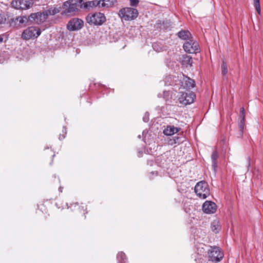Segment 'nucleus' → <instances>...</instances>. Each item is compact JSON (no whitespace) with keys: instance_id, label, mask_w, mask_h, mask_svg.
Instances as JSON below:
<instances>
[{"instance_id":"ea45409f","label":"nucleus","mask_w":263,"mask_h":263,"mask_svg":"<svg viewBox=\"0 0 263 263\" xmlns=\"http://www.w3.org/2000/svg\"><path fill=\"white\" fill-rule=\"evenodd\" d=\"M74 207H77L78 206L77 204V203H74L73 204Z\"/></svg>"},{"instance_id":"4c0bfd02","label":"nucleus","mask_w":263,"mask_h":263,"mask_svg":"<svg viewBox=\"0 0 263 263\" xmlns=\"http://www.w3.org/2000/svg\"><path fill=\"white\" fill-rule=\"evenodd\" d=\"M151 174H153H153H156V175H157V172H152Z\"/></svg>"},{"instance_id":"cd10ccee","label":"nucleus","mask_w":263,"mask_h":263,"mask_svg":"<svg viewBox=\"0 0 263 263\" xmlns=\"http://www.w3.org/2000/svg\"><path fill=\"white\" fill-rule=\"evenodd\" d=\"M179 140V138L178 137H177L176 138H174L173 139H170L169 141H168V144H170V145H174V144H177Z\"/></svg>"},{"instance_id":"37998d69","label":"nucleus","mask_w":263,"mask_h":263,"mask_svg":"<svg viewBox=\"0 0 263 263\" xmlns=\"http://www.w3.org/2000/svg\"><path fill=\"white\" fill-rule=\"evenodd\" d=\"M59 190H60V191H61V192H62V190H61V187H60V188H59Z\"/></svg>"},{"instance_id":"f257e3e1","label":"nucleus","mask_w":263,"mask_h":263,"mask_svg":"<svg viewBox=\"0 0 263 263\" xmlns=\"http://www.w3.org/2000/svg\"><path fill=\"white\" fill-rule=\"evenodd\" d=\"M83 0H69L63 3L65 8L64 13L65 14H71L78 11L80 8H83Z\"/></svg>"},{"instance_id":"9b49d317","label":"nucleus","mask_w":263,"mask_h":263,"mask_svg":"<svg viewBox=\"0 0 263 263\" xmlns=\"http://www.w3.org/2000/svg\"><path fill=\"white\" fill-rule=\"evenodd\" d=\"M83 26V21L79 18H73L70 20L67 25V29L70 31L80 29Z\"/></svg>"},{"instance_id":"f704fd0d","label":"nucleus","mask_w":263,"mask_h":263,"mask_svg":"<svg viewBox=\"0 0 263 263\" xmlns=\"http://www.w3.org/2000/svg\"><path fill=\"white\" fill-rule=\"evenodd\" d=\"M64 138H65V135L62 136L61 135H60L59 136V139L60 140H62V139H64Z\"/></svg>"},{"instance_id":"7ed1b4c3","label":"nucleus","mask_w":263,"mask_h":263,"mask_svg":"<svg viewBox=\"0 0 263 263\" xmlns=\"http://www.w3.org/2000/svg\"><path fill=\"white\" fill-rule=\"evenodd\" d=\"M106 20L105 16L101 12L90 13L86 17V21L88 24L96 26L102 25Z\"/></svg>"},{"instance_id":"a211bd4d","label":"nucleus","mask_w":263,"mask_h":263,"mask_svg":"<svg viewBox=\"0 0 263 263\" xmlns=\"http://www.w3.org/2000/svg\"><path fill=\"white\" fill-rule=\"evenodd\" d=\"M195 85V83L194 80L191 79L190 78H186L185 80V86L184 87L186 89H191L193 88Z\"/></svg>"},{"instance_id":"6ab92c4d","label":"nucleus","mask_w":263,"mask_h":263,"mask_svg":"<svg viewBox=\"0 0 263 263\" xmlns=\"http://www.w3.org/2000/svg\"><path fill=\"white\" fill-rule=\"evenodd\" d=\"M178 35L182 40H187L190 37L191 34L187 31L182 30L178 33Z\"/></svg>"},{"instance_id":"e433bc0d","label":"nucleus","mask_w":263,"mask_h":263,"mask_svg":"<svg viewBox=\"0 0 263 263\" xmlns=\"http://www.w3.org/2000/svg\"><path fill=\"white\" fill-rule=\"evenodd\" d=\"M63 128H64V129H63V132L65 134H66V129H65V127H63Z\"/></svg>"},{"instance_id":"c85d7f7f","label":"nucleus","mask_w":263,"mask_h":263,"mask_svg":"<svg viewBox=\"0 0 263 263\" xmlns=\"http://www.w3.org/2000/svg\"><path fill=\"white\" fill-rule=\"evenodd\" d=\"M243 127H244V121H242V119H240V122L239 124V128L241 135L242 133Z\"/></svg>"},{"instance_id":"aec40b11","label":"nucleus","mask_w":263,"mask_h":263,"mask_svg":"<svg viewBox=\"0 0 263 263\" xmlns=\"http://www.w3.org/2000/svg\"><path fill=\"white\" fill-rule=\"evenodd\" d=\"M29 21V17H27L26 16H20L15 18L16 23L18 22V25L26 24Z\"/></svg>"},{"instance_id":"58836bf2","label":"nucleus","mask_w":263,"mask_h":263,"mask_svg":"<svg viewBox=\"0 0 263 263\" xmlns=\"http://www.w3.org/2000/svg\"><path fill=\"white\" fill-rule=\"evenodd\" d=\"M3 39L2 37H0V42H2L3 41Z\"/></svg>"},{"instance_id":"b1692460","label":"nucleus","mask_w":263,"mask_h":263,"mask_svg":"<svg viewBox=\"0 0 263 263\" xmlns=\"http://www.w3.org/2000/svg\"><path fill=\"white\" fill-rule=\"evenodd\" d=\"M115 2V0H103V7L107 8L112 6Z\"/></svg>"},{"instance_id":"72a5a7b5","label":"nucleus","mask_w":263,"mask_h":263,"mask_svg":"<svg viewBox=\"0 0 263 263\" xmlns=\"http://www.w3.org/2000/svg\"><path fill=\"white\" fill-rule=\"evenodd\" d=\"M167 78L166 77V78H165V85H171L172 84H171V82L168 83L166 82V79H167Z\"/></svg>"},{"instance_id":"dca6fc26","label":"nucleus","mask_w":263,"mask_h":263,"mask_svg":"<svg viewBox=\"0 0 263 263\" xmlns=\"http://www.w3.org/2000/svg\"><path fill=\"white\" fill-rule=\"evenodd\" d=\"M211 227L212 231L215 233H217L220 230V226L218 220H215L211 223Z\"/></svg>"},{"instance_id":"423d86ee","label":"nucleus","mask_w":263,"mask_h":263,"mask_svg":"<svg viewBox=\"0 0 263 263\" xmlns=\"http://www.w3.org/2000/svg\"><path fill=\"white\" fill-rule=\"evenodd\" d=\"M223 257V254L218 247H211L209 250V260L215 262L220 261Z\"/></svg>"},{"instance_id":"f03ea898","label":"nucleus","mask_w":263,"mask_h":263,"mask_svg":"<svg viewBox=\"0 0 263 263\" xmlns=\"http://www.w3.org/2000/svg\"><path fill=\"white\" fill-rule=\"evenodd\" d=\"M195 192L201 199H205L210 194L209 185L204 181H201L196 184Z\"/></svg>"},{"instance_id":"ddd939ff","label":"nucleus","mask_w":263,"mask_h":263,"mask_svg":"<svg viewBox=\"0 0 263 263\" xmlns=\"http://www.w3.org/2000/svg\"><path fill=\"white\" fill-rule=\"evenodd\" d=\"M179 128L174 126H168L163 130V133L166 136H172L179 131Z\"/></svg>"},{"instance_id":"4468645a","label":"nucleus","mask_w":263,"mask_h":263,"mask_svg":"<svg viewBox=\"0 0 263 263\" xmlns=\"http://www.w3.org/2000/svg\"><path fill=\"white\" fill-rule=\"evenodd\" d=\"M181 63L183 66L186 67H191L193 64L192 58L189 55H183L181 60Z\"/></svg>"},{"instance_id":"a878e982","label":"nucleus","mask_w":263,"mask_h":263,"mask_svg":"<svg viewBox=\"0 0 263 263\" xmlns=\"http://www.w3.org/2000/svg\"><path fill=\"white\" fill-rule=\"evenodd\" d=\"M222 73L223 76H225L228 72V68L226 63L223 61L221 65Z\"/></svg>"},{"instance_id":"a19ab883","label":"nucleus","mask_w":263,"mask_h":263,"mask_svg":"<svg viewBox=\"0 0 263 263\" xmlns=\"http://www.w3.org/2000/svg\"><path fill=\"white\" fill-rule=\"evenodd\" d=\"M172 79V77L171 76L168 77V80Z\"/></svg>"},{"instance_id":"f8f14e48","label":"nucleus","mask_w":263,"mask_h":263,"mask_svg":"<svg viewBox=\"0 0 263 263\" xmlns=\"http://www.w3.org/2000/svg\"><path fill=\"white\" fill-rule=\"evenodd\" d=\"M216 209V204L211 201H206L202 205L203 211L207 214L214 213Z\"/></svg>"},{"instance_id":"bb28decb","label":"nucleus","mask_w":263,"mask_h":263,"mask_svg":"<svg viewBox=\"0 0 263 263\" xmlns=\"http://www.w3.org/2000/svg\"><path fill=\"white\" fill-rule=\"evenodd\" d=\"M245 110L243 107H241L240 110V118L242 119V121L245 120Z\"/></svg>"},{"instance_id":"473e14b6","label":"nucleus","mask_w":263,"mask_h":263,"mask_svg":"<svg viewBox=\"0 0 263 263\" xmlns=\"http://www.w3.org/2000/svg\"><path fill=\"white\" fill-rule=\"evenodd\" d=\"M250 165H251L250 159L249 158H248V164H247L248 170H249V168L250 166Z\"/></svg>"},{"instance_id":"7c9ffc66","label":"nucleus","mask_w":263,"mask_h":263,"mask_svg":"<svg viewBox=\"0 0 263 263\" xmlns=\"http://www.w3.org/2000/svg\"><path fill=\"white\" fill-rule=\"evenodd\" d=\"M143 120L144 122H147L149 120V114L148 112H145L143 117Z\"/></svg>"},{"instance_id":"2f4dec72","label":"nucleus","mask_w":263,"mask_h":263,"mask_svg":"<svg viewBox=\"0 0 263 263\" xmlns=\"http://www.w3.org/2000/svg\"><path fill=\"white\" fill-rule=\"evenodd\" d=\"M103 0H100V1H98V5H97V7L98 8H104V7H103Z\"/></svg>"},{"instance_id":"2eb2a0df","label":"nucleus","mask_w":263,"mask_h":263,"mask_svg":"<svg viewBox=\"0 0 263 263\" xmlns=\"http://www.w3.org/2000/svg\"><path fill=\"white\" fill-rule=\"evenodd\" d=\"M98 5V0L88 1L83 3V8L86 9L95 8L97 7Z\"/></svg>"},{"instance_id":"9d476101","label":"nucleus","mask_w":263,"mask_h":263,"mask_svg":"<svg viewBox=\"0 0 263 263\" xmlns=\"http://www.w3.org/2000/svg\"><path fill=\"white\" fill-rule=\"evenodd\" d=\"M47 18V14L45 11L42 13L37 12L36 13H32L29 16V19L30 22H33L38 24L45 22Z\"/></svg>"},{"instance_id":"5701e85b","label":"nucleus","mask_w":263,"mask_h":263,"mask_svg":"<svg viewBox=\"0 0 263 263\" xmlns=\"http://www.w3.org/2000/svg\"><path fill=\"white\" fill-rule=\"evenodd\" d=\"M153 48L154 50L157 52H160L163 50V46L161 44L159 43H155L153 44Z\"/></svg>"},{"instance_id":"0eeeda50","label":"nucleus","mask_w":263,"mask_h":263,"mask_svg":"<svg viewBox=\"0 0 263 263\" xmlns=\"http://www.w3.org/2000/svg\"><path fill=\"white\" fill-rule=\"evenodd\" d=\"M183 49L185 52L190 53H196L200 51L198 42L192 40L185 42L183 45Z\"/></svg>"},{"instance_id":"412c9836","label":"nucleus","mask_w":263,"mask_h":263,"mask_svg":"<svg viewBox=\"0 0 263 263\" xmlns=\"http://www.w3.org/2000/svg\"><path fill=\"white\" fill-rule=\"evenodd\" d=\"M45 12L47 14V16L48 15H53L60 12V8L57 7L50 8L45 10Z\"/></svg>"},{"instance_id":"39448f33","label":"nucleus","mask_w":263,"mask_h":263,"mask_svg":"<svg viewBox=\"0 0 263 263\" xmlns=\"http://www.w3.org/2000/svg\"><path fill=\"white\" fill-rule=\"evenodd\" d=\"M41 33V29L36 27H30L24 30L22 33V38L25 40L37 38Z\"/></svg>"},{"instance_id":"79ce46f5","label":"nucleus","mask_w":263,"mask_h":263,"mask_svg":"<svg viewBox=\"0 0 263 263\" xmlns=\"http://www.w3.org/2000/svg\"><path fill=\"white\" fill-rule=\"evenodd\" d=\"M138 137V138L140 139L141 138V135H139Z\"/></svg>"},{"instance_id":"6e6552de","label":"nucleus","mask_w":263,"mask_h":263,"mask_svg":"<svg viewBox=\"0 0 263 263\" xmlns=\"http://www.w3.org/2000/svg\"><path fill=\"white\" fill-rule=\"evenodd\" d=\"M195 98V95L193 92L182 93L179 97L178 100L180 104L186 105L192 103Z\"/></svg>"},{"instance_id":"1a4fd4ad","label":"nucleus","mask_w":263,"mask_h":263,"mask_svg":"<svg viewBox=\"0 0 263 263\" xmlns=\"http://www.w3.org/2000/svg\"><path fill=\"white\" fill-rule=\"evenodd\" d=\"M11 5L16 9H27L31 7L32 3L30 0H13Z\"/></svg>"},{"instance_id":"20e7f679","label":"nucleus","mask_w":263,"mask_h":263,"mask_svg":"<svg viewBox=\"0 0 263 263\" xmlns=\"http://www.w3.org/2000/svg\"><path fill=\"white\" fill-rule=\"evenodd\" d=\"M119 15L125 21L133 20L137 17L138 11L136 9L133 8L125 7L119 11Z\"/></svg>"},{"instance_id":"4be33fe9","label":"nucleus","mask_w":263,"mask_h":263,"mask_svg":"<svg viewBox=\"0 0 263 263\" xmlns=\"http://www.w3.org/2000/svg\"><path fill=\"white\" fill-rule=\"evenodd\" d=\"M117 258L118 263H126V258L125 254L123 252H120L117 254Z\"/></svg>"},{"instance_id":"c756f323","label":"nucleus","mask_w":263,"mask_h":263,"mask_svg":"<svg viewBox=\"0 0 263 263\" xmlns=\"http://www.w3.org/2000/svg\"><path fill=\"white\" fill-rule=\"evenodd\" d=\"M129 1H130V5L132 6H136L139 2V0H130Z\"/></svg>"},{"instance_id":"c9c22d12","label":"nucleus","mask_w":263,"mask_h":263,"mask_svg":"<svg viewBox=\"0 0 263 263\" xmlns=\"http://www.w3.org/2000/svg\"><path fill=\"white\" fill-rule=\"evenodd\" d=\"M203 253V251H202L201 250L200 251V252H198V253L200 255H202Z\"/></svg>"},{"instance_id":"f3484780","label":"nucleus","mask_w":263,"mask_h":263,"mask_svg":"<svg viewBox=\"0 0 263 263\" xmlns=\"http://www.w3.org/2000/svg\"><path fill=\"white\" fill-rule=\"evenodd\" d=\"M218 158V153L216 151H215L214 152H213L212 156H211V159H212V166H213L214 171H215L216 168L217 166V160Z\"/></svg>"},{"instance_id":"393cba45","label":"nucleus","mask_w":263,"mask_h":263,"mask_svg":"<svg viewBox=\"0 0 263 263\" xmlns=\"http://www.w3.org/2000/svg\"><path fill=\"white\" fill-rule=\"evenodd\" d=\"M254 7L259 15L261 14V9L259 0H253Z\"/></svg>"}]
</instances>
